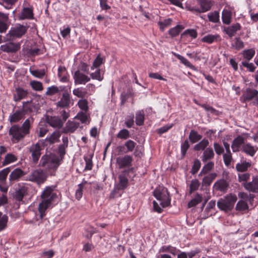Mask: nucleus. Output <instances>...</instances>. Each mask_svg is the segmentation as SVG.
<instances>
[{
    "mask_svg": "<svg viewBox=\"0 0 258 258\" xmlns=\"http://www.w3.org/2000/svg\"><path fill=\"white\" fill-rule=\"evenodd\" d=\"M33 121L34 119L29 117L24 121L21 126L18 124L13 125L9 131V134L11 137V141L16 144L23 140L25 137L30 134Z\"/></svg>",
    "mask_w": 258,
    "mask_h": 258,
    "instance_id": "obj_1",
    "label": "nucleus"
},
{
    "mask_svg": "<svg viewBox=\"0 0 258 258\" xmlns=\"http://www.w3.org/2000/svg\"><path fill=\"white\" fill-rule=\"evenodd\" d=\"M67 147L62 145L58 147V153L60 158L55 155H44L42 156L39 163V166L45 167L46 170L50 169L55 171L62 161L64 155L66 154V149Z\"/></svg>",
    "mask_w": 258,
    "mask_h": 258,
    "instance_id": "obj_2",
    "label": "nucleus"
},
{
    "mask_svg": "<svg viewBox=\"0 0 258 258\" xmlns=\"http://www.w3.org/2000/svg\"><path fill=\"white\" fill-rule=\"evenodd\" d=\"M40 198L41 201L39 204L38 210L40 218L42 219L46 215V210L51 206L52 202L57 198V195L52 187L47 186L41 194Z\"/></svg>",
    "mask_w": 258,
    "mask_h": 258,
    "instance_id": "obj_3",
    "label": "nucleus"
},
{
    "mask_svg": "<svg viewBox=\"0 0 258 258\" xmlns=\"http://www.w3.org/2000/svg\"><path fill=\"white\" fill-rule=\"evenodd\" d=\"M154 196L160 201L162 208H165L170 205L171 199L167 189L162 186L157 187L153 192Z\"/></svg>",
    "mask_w": 258,
    "mask_h": 258,
    "instance_id": "obj_4",
    "label": "nucleus"
},
{
    "mask_svg": "<svg viewBox=\"0 0 258 258\" xmlns=\"http://www.w3.org/2000/svg\"><path fill=\"white\" fill-rule=\"evenodd\" d=\"M237 200L235 195L230 194L220 199L217 202V206L221 210L228 212L232 210Z\"/></svg>",
    "mask_w": 258,
    "mask_h": 258,
    "instance_id": "obj_5",
    "label": "nucleus"
},
{
    "mask_svg": "<svg viewBox=\"0 0 258 258\" xmlns=\"http://www.w3.org/2000/svg\"><path fill=\"white\" fill-rule=\"evenodd\" d=\"M47 177L45 171L41 169H37L33 170L27 177L26 180L36 183L37 184L43 183Z\"/></svg>",
    "mask_w": 258,
    "mask_h": 258,
    "instance_id": "obj_6",
    "label": "nucleus"
},
{
    "mask_svg": "<svg viewBox=\"0 0 258 258\" xmlns=\"http://www.w3.org/2000/svg\"><path fill=\"white\" fill-rule=\"evenodd\" d=\"M29 26L21 24H17L9 30L7 36L12 38H20L24 35L27 32Z\"/></svg>",
    "mask_w": 258,
    "mask_h": 258,
    "instance_id": "obj_7",
    "label": "nucleus"
},
{
    "mask_svg": "<svg viewBox=\"0 0 258 258\" xmlns=\"http://www.w3.org/2000/svg\"><path fill=\"white\" fill-rule=\"evenodd\" d=\"M248 137V134H242L241 135L238 136L233 140L231 148L233 152H237L240 151V147H242V145L245 144L244 142Z\"/></svg>",
    "mask_w": 258,
    "mask_h": 258,
    "instance_id": "obj_8",
    "label": "nucleus"
},
{
    "mask_svg": "<svg viewBox=\"0 0 258 258\" xmlns=\"http://www.w3.org/2000/svg\"><path fill=\"white\" fill-rule=\"evenodd\" d=\"M133 161V157L128 155L120 156L116 158V164L119 169L131 166Z\"/></svg>",
    "mask_w": 258,
    "mask_h": 258,
    "instance_id": "obj_9",
    "label": "nucleus"
},
{
    "mask_svg": "<svg viewBox=\"0 0 258 258\" xmlns=\"http://www.w3.org/2000/svg\"><path fill=\"white\" fill-rule=\"evenodd\" d=\"M73 78L76 85H84L91 80L89 76L85 75L80 70H77L74 73Z\"/></svg>",
    "mask_w": 258,
    "mask_h": 258,
    "instance_id": "obj_10",
    "label": "nucleus"
},
{
    "mask_svg": "<svg viewBox=\"0 0 258 258\" xmlns=\"http://www.w3.org/2000/svg\"><path fill=\"white\" fill-rule=\"evenodd\" d=\"M21 48V43H14L12 42L6 43L2 45L0 49L4 52L7 53H15L18 51Z\"/></svg>",
    "mask_w": 258,
    "mask_h": 258,
    "instance_id": "obj_11",
    "label": "nucleus"
},
{
    "mask_svg": "<svg viewBox=\"0 0 258 258\" xmlns=\"http://www.w3.org/2000/svg\"><path fill=\"white\" fill-rule=\"evenodd\" d=\"M41 147L39 143L32 145L29 149V152L31 153L32 160L34 163H36L39 160L41 155Z\"/></svg>",
    "mask_w": 258,
    "mask_h": 258,
    "instance_id": "obj_12",
    "label": "nucleus"
},
{
    "mask_svg": "<svg viewBox=\"0 0 258 258\" xmlns=\"http://www.w3.org/2000/svg\"><path fill=\"white\" fill-rule=\"evenodd\" d=\"M129 170H124L118 176L119 182L117 185V188L119 190L126 188L128 185V180L127 177Z\"/></svg>",
    "mask_w": 258,
    "mask_h": 258,
    "instance_id": "obj_13",
    "label": "nucleus"
},
{
    "mask_svg": "<svg viewBox=\"0 0 258 258\" xmlns=\"http://www.w3.org/2000/svg\"><path fill=\"white\" fill-rule=\"evenodd\" d=\"M258 95V91L255 89L247 88L241 97V100L243 102L252 100Z\"/></svg>",
    "mask_w": 258,
    "mask_h": 258,
    "instance_id": "obj_14",
    "label": "nucleus"
},
{
    "mask_svg": "<svg viewBox=\"0 0 258 258\" xmlns=\"http://www.w3.org/2000/svg\"><path fill=\"white\" fill-rule=\"evenodd\" d=\"M71 103V96L70 93L66 91L62 94V97L60 100L57 102L56 105L57 107L62 108L69 107Z\"/></svg>",
    "mask_w": 258,
    "mask_h": 258,
    "instance_id": "obj_15",
    "label": "nucleus"
},
{
    "mask_svg": "<svg viewBox=\"0 0 258 258\" xmlns=\"http://www.w3.org/2000/svg\"><path fill=\"white\" fill-rule=\"evenodd\" d=\"M258 150V147L256 146H252L250 143L243 144L241 148V151L245 154L253 157Z\"/></svg>",
    "mask_w": 258,
    "mask_h": 258,
    "instance_id": "obj_16",
    "label": "nucleus"
},
{
    "mask_svg": "<svg viewBox=\"0 0 258 258\" xmlns=\"http://www.w3.org/2000/svg\"><path fill=\"white\" fill-rule=\"evenodd\" d=\"M243 186L249 191L258 193V178L253 177L252 180L251 182L244 183Z\"/></svg>",
    "mask_w": 258,
    "mask_h": 258,
    "instance_id": "obj_17",
    "label": "nucleus"
},
{
    "mask_svg": "<svg viewBox=\"0 0 258 258\" xmlns=\"http://www.w3.org/2000/svg\"><path fill=\"white\" fill-rule=\"evenodd\" d=\"M47 122L53 127L60 128L63 124V121L58 116H47Z\"/></svg>",
    "mask_w": 258,
    "mask_h": 258,
    "instance_id": "obj_18",
    "label": "nucleus"
},
{
    "mask_svg": "<svg viewBox=\"0 0 258 258\" xmlns=\"http://www.w3.org/2000/svg\"><path fill=\"white\" fill-rule=\"evenodd\" d=\"M28 92L27 90L22 88H17L15 90V93L14 94V100L16 102L20 101L21 100L27 97Z\"/></svg>",
    "mask_w": 258,
    "mask_h": 258,
    "instance_id": "obj_19",
    "label": "nucleus"
},
{
    "mask_svg": "<svg viewBox=\"0 0 258 258\" xmlns=\"http://www.w3.org/2000/svg\"><path fill=\"white\" fill-rule=\"evenodd\" d=\"M24 116V111L18 110L9 116V120L11 123H16L23 118Z\"/></svg>",
    "mask_w": 258,
    "mask_h": 258,
    "instance_id": "obj_20",
    "label": "nucleus"
},
{
    "mask_svg": "<svg viewBox=\"0 0 258 258\" xmlns=\"http://www.w3.org/2000/svg\"><path fill=\"white\" fill-rule=\"evenodd\" d=\"M20 20L33 19V9L30 8H24L19 16Z\"/></svg>",
    "mask_w": 258,
    "mask_h": 258,
    "instance_id": "obj_21",
    "label": "nucleus"
},
{
    "mask_svg": "<svg viewBox=\"0 0 258 258\" xmlns=\"http://www.w3.org/2000/svg\"><path fill=\"white\" fill-rule=\"evenodd\" d=\"M215 153L213 149L211 147L206 148L203 152L201 156L202 161L205 163L214 158Z\"/></svg>",
    "mask_w": 258,
    "mask_h": 258,
    "instance_id": "obj_22",
    "label": "nucleus"
},
{
    "mask_svg": "<svg viewBox=\"0 0 258 258\" xmlns=\"http://www.w3.org/2000/svg\"><path fill=\"white\" fill-rule=\"evenodd\" d=\"M240 25L239 23H236L225 28L224 29V31L230 37H232L235 35L237 31L240 30Z\"/></svg>",
    "mask_w": 258,
    "mask_h": 258,
    "instance_id": "obj_23",
    "label": "nucleus"
},
{
    "mask_svg": "<svg viewBox=\"0 0 258 258\" xmlns=\"http://www.w3.org/2000/svg\"><path fill=\"white\" fill-rule=\"evenodd\" d=\"M25 175L24 172L20 168L14 169L9 175V180L10 181H18L20 177Z\"/></svg>",
    "mask_w": 258,
    "mask_h": 258,
    "instance_id": "obj_24",
    "label": "nucleus"
},
{
    "mask_svg": "<svg viewBox=\"0 0 258 258\" xmlns=\"http://www.w3.org/2000/svg\"><path fill=\"white\" fill-rule=\"evenodd\" d=\"M199 4L201 9H197L198 13H204L209 11L212 6L211 1L209 0H200Z\"/></svg>",
    "mask_w": 258,
    "mask_h": 258,
    "instance_id": "obj_25",
    "label": "nucleus"
},
{
    "mask_svg": "<svg viewBox=\"0 0 258 258\" xmlns=\"http://www.w3.org/2000/svg\"><path fill=\"white\" fill-rule=\"evenodd\" d=\"M228 186V182L224 179H221L217 181L214 185V188L217 190L223 192L227 190Z\"/></svg>",
    "mask_w": 258,
    "mask_h": 258,
    "instance_id": "obj_26",
    "label": "nucleus"
},
{
    "mask_svg": "<svg viewBox=\"0 0 258 258\" xmlns=\"http://www.w3.org/2000/svg\"><path fill=\"white\" fill-rule=\"evenodd\" d=\"M60 135L59 131L54 132L49 137H47L45 139V143L51 145L58 142L59 141Z\"/></svg>",
    "mask_w": 258,
    "mask_h": 258,
    "instance_id": "obj_27",
    "label": "nucleus"
},
{
    "mask_svg": "<svg viewBox=\"0 0 258 258\" xmlns=\"http://www.w3.org/2000/svg\"><path fill=\"white\" fill-rule=\"evenodd\" d=\"M79 126V123L75 121H69L63 129V132L65 133H73Z\"/></svg>",
    "mask_w": 258,
    "mask_h": 258,
    "instance_id": "obj_28",
    "label": "nucleus"
},
{
    "mask_svg": "<svg viewBox=\"0 0 258 258\" xmlns=\"http://www.w3.org/2000/svg\"><path fill=\"white\" fill-rule=\"evenodd\" d=\"M220 40V36L218 34L212 35L209 34L203 37L202 41L206 42L209 44L212 43L214 41H217Z\"/></svg>",
    "mask_w": 258,
    "mask_h": 258,
    "instance_id": "obj_29",
    "label": "nucleus"
},
{
    "mask_svg": "<svg viewBox=\"0 0 258 258\" xmlns=\"http://www.w3.org/2000/svg\"><path fill=\"white\" fill-rule=\"evenodd\" d=\"M173 54L182 63L185 65L186 67L190 68L192 70H196V67L192 65L186 58L175 52L173 53Z\"/></svg>",
    "mask_w": 258,
    "mask_h": 258,
    "instance_id": "obj_30",
    "label": "nucleus"
},
{
    "mask_svg": "<svg viewBox=\"0 0 258 258\" xmlns=\"http://www.w3.org/2000/svg\"><path fill=\"white\" fill-rule=\"evenodd\" d=\"M65 89V87L61 86L59 88L55 86H52L47 88L45 95L47 96H52L55 94L59 93L60 91H63Z\"/></svg>",
    "mask_w": 258,
    "mask_h": 258,
    "instance_id": "obj_31",
    "label": "nucleus"
},
{
    "mask_svg": "<svg viewBox=\"0 0 258 258\" xmlns=\"http://www.w3.org/2000/svg\"><path fill=\"white\" fill-rule=\"evenodd\" d=\"M203 197L200 194H197L195 197L192 199L188 203V208H190L197 206L198 204L202 202Z\"/></svg>",
    "mask_w": 258,
    "mask_h": 258,
    "instance_id": "obj_32",
    "label": "nucleus"
},
{
    "mask_svg": "<svg viewBox=\"0 0 258 258\" xmlns=\"http://www.w3.org/2000/svg\"><path fill=\"white\" fill-rule=\"evenodd\" d=\"M255 51L253 48L245 49L242 52V55L245 61H248L251 60L255 55Z\"/></svg>",
    "mask_w": 258,
    "mask_h": 258,
    "instance_id": "obj_33",
    "label": "nucleus"
},
{
    "mask_svg": "<svg viewBox=\"0 0 258 258\" xmlns=\"http://www.w3.org/2000/svg\"><path fill=\"white\" fill-rule=\"evenodd\" d=\"M209 145V141L206 139H204L202 140L200 142H199L198 144H196L194 147V149L195 151H200V150H205L206 148H207V147Z\"/></svg>",
    "mask_w": 258,
    "mask_h": 258,
    "instance_id": "obj_34",
    "label": "nucleus"
},
{
    "mask_svg": "<svg viewBox=\"0 0 258 258\" xmlns=\"http://www.w3.org/2000/svg\"><path fill=\"white\" fill-rule=\"evenodd\" d=\"M27 189L25 187H22L16 190L15 198L18 201H22L24 197L27 194Z\"/></svg>",
    "mask_w": 258,
    "mask_h": 258,
    "instance_id": "obj_35",
    "label": "nucleus"
},
{
    "mask_svg": "<svg viewBox=\"0 0 258 258\" xmlns=\"http://www.w3.org/2000/svg\"><path fill=\"white\" fill-rule=\"evenodd\" d=\"M231 12L229 10L224 9L222 15L223 23L227 25L229 24L231 22Z\"/></svg>",
    "mask_w": 258,
    "mask_h": 258,
    "instance_id": "obj_36",
    "label": "nucleus"
},
{
    "mask_svg": "<svg viewBox=\"0 0 258 258\" xmlns=\"http://www.w3.org/2000/svg\"><path fill=\"white\" fill-rule=\"evenodd\" d=\"M188 138L192 143H195L201 140L202 136L199 134L197 131L192 130L189 133Z\"/></svg>",
    "mask_w": 258,
    "mask_h": 258,
    "instance_id": "obj_37",
    "label": "nucleus"
},
{
    "mask_svg": "<svg viewBox=\"0 0 258 258\" xmlns=\"http://www.w3.org/2000/svg\"><path fill=\"white\" fill-rule=\"evenodd\" d=\"M145 114L143 110H139L136 113V123L137 125L141 126L144 124Z\"/></svg>",
    "mask_w": 258,
    "mask_h": 258,
    "instance_id": "obj_38",
    "label": "nucleus"
},
{
    "mask_svg": "<svg viewBox=\"0 0 258 258\" xmlns=\"http://www.w3.org/2000/svg\"><path fill=\"white\" fill-rule=\"evenodd\" d=\"M251 166L249 162L244 161L242 163H238L236 165V169L239 172H245Z\"/></svg>",
    "mask_w": 258,
    "mask_h": 258,
    "instance_id": "obj_39",
    "label": "nucleus"
},
{
    "mask_svg": "<svg viewBox=\"0 0 258 258\" xmlns=\"http://www.w3.org/2000/svg\"><path fill=\"white\" fill-rule=\"evenodd\" d=\"M216 173H211L204 177L202 180L203 186H209L216 177Z\"/></svg>",
    "mask_w": 258,
    "mask_h": 258,
    "instance_id": "obj_40",
    "label": "nucleus"
},
{
    "mask_svg": "<svg viewBox=\"0 0 258 258\" xmlns=\"http://www.w3.org/2000/svg\"><path fill=\"white\" fill-rule=\"evenodd\" d=\"M73 93L75 96L79 98H83L87 95V92L85 88L81 87L74 89Z\"/></svg>",
    "mask_w": 258,
    "mask_h": 258,
    "instance_id": "obj_41",
    "label": "nucleus"
},
{
    "mask_svg": "<svg viewBox=\"0 0 258 258\" xmlns=\"http://www.w3.org/2000/svg\"><path fill=\"white\" fill-rule=\"evenodd\" d=\"M8 221V216L3 215V213L0 212V231L6 228Z\"/></svg>",
    "mask_w": 258,
    "mask_h": 258,
    "instance_id": "obj_42",
    "label": "nucleus"
},
{
    "mask_svg": "<svg viewBox=\"0 0 258 258\" xmlns=\"http://www.w3.org/2000/svg\"><path fill=\"white\" fill-rule=\"evenodd\" d=\"M183 27L181 25H177L176 26L170 29L168 31L169 34L172 37H176L179 35Z\"/></svg>",
    "mask_w": 258,
    "mask_h": 258,
    "instance_id": "obj_43",
    "label": "nucleus"
},
{
    "mask_svg": "<svg viewBox=\"0 0 258 258\" xmlns=\"http://www.w3.org/2000/svg\"><path fill=\"white\" fill-rule=\"evenodd\" d=\"M32 88L36 91H41L43 90L42 83L37 81H32L30 82Z\"/></svg>",
    "mask_w": 258,
    "mask_h": 258,
    "instance_id": "obj_44",
    "label": "nucleus"
},
{
    "mask_svg": "<svg viewBox=\"0 0 258 258\" xmlns=\"http://www.w3.org/2000/svg\"><path fill=\"white\" fill-rule=\"evenodd\" d=\"M116 137L121 140H126L130 137V132L126 129H122L118 133Z\"/></svg>",
    "mask_w": 258,
    "mask_h": 258,
    "instance_id": "obj_45",
    "label": "nucleus"
},
{
    "mask_svg": "<svg viewBox=\"0 0 258 258\" xmlns=\"http://www.w3.org/2000/svg\"><path fill=\"white\" fill-rule=\"evenodd\" d=\"M235 209L237 211H244L248 210V206L245 201L243 200H240L237 203Z\"/></svg>",
    "mask_w": 258,
    "mask_h": 258,
    "instance_id": "obj_46",
    "label": "nucleus"
},
{
    "mask_svg": "<svg viewBox=\"0 0 258 258\" xmlns=\"http://www.w3.org/2000/svg\"><path fill=\"white\" fill-rule=\"evenodd\" d=\"M232 47L237 50H240L244 47V43L239 37H236L232 43Z\"/></svg>",
    "mask_w": 258,
    "mask_h": 258,
    "instance_id": "obj_47",
    "label": "nucleus"
},
{
    "mask_svg": "<svg viewBox=\"0 0 258 258\" xmlns=\"http://www.w3.org/2000/svg\"><path fill=\"white\" fill-rule=\"evenodd\" d=\"M200 182L198 179H192L189 184V194H191L198 189Z\"/></svg>",
    "mask_w": 258,
    "mask_h": 258,
    "instance_id": "obj_48",
    "label": "nucleus"
},
{
    "mask_svg": "<svg viewBox=\"0 0 258 258\" xmlns=\"http://www.w3.org/2000/svg\"><path fill=\"white\" fill-rule=\"evenodd\" d=\"M17 160V157L12 154H8L6 157L4 161L3 162V166H5L11 163L14 162Z\"/></svg>",
    "mask_w": 258,
    "mask_h": 258,
    "instance_id": "obj_49",
    "label": "nucleus"
},
{
    "mask_svg": "<svg viewBox=\"0 0 258 258\" xmlns=\"http://www.w3.org/2000/svg\"><path fill=\"white\" fill-rule=\"evenodd\" d=\"M214 163L213 162L210 161L204 166L203 169L200 172L199 175L203 174H206L211 171L214 167Z\"/></svg>",
    "mask_w": 258,
    "mask_h": 258,
    "instance_id": "obj_50",
    "label": "nucleus"
},
{
    "mask_svg": "<svg viewBox=\"0 0 258 258\" xmlns=\"http://www.w3.org/2000/svg\"><path fill=\"white\" fill-rule=\"evenodd\" d=\"M78 105L81 110L85 112L88 110V102L85 99L79 100L78 102Z\"/></svg>",
    "mask_w": 258,
    "mask_h": 258,
    "instance_id": "obj_51",
    "label": "nucleus"
},
{
    "mask_svg": "<svg viewBox=\"0 0 258 258\" xmlns=\"http://www.w3.org/2000/svg\"><path fill=\"white\" fill-rule=\"evenodd\" d=\"M172 22V19L170 18H168L167 19L164 20L163 21H159L158 24L160 27V29L162 31H163L164 30V29L169 26Z\"/></svg>",
    "mask_w": 258,
    "mask_h": 258,
    "instance_id": "obj_52",
    "label": "nucleus"
},
{
    "mask_svg": "<svg viewBox=\"0 0 258 258\" xmlns=\"http://www.w3.org/2000/svg\"><path fill=\"white\" fill-rule=\"evenodd\" d=\"M93 80L102 81L104 79L103 75L101 74V70L97 69L95 72L90 74V77Z\"/></svg>",
    "mask_w": 258,
    "mask_h": 258,
    "instance_id": "obj_53",
    "label": "nucleus"
},
{
    "mask_svg": "<svg viewBox=\"0 0 258 258\" xmlns=\"http://www.w3.org/2000/svg\"><path fill=\"white\" fill-rule=\"evenodd\" d=\"M32 100L30 101H26L23 102L22 109L21 111H24V115L27 112H31L32 111V106L30 104L32 103Z\"/></svg>",
    "mask_w": 258,
    "mask_h": 258,
    "instance_id": "obj_54",
    "label": "nucleus"
},
{
    "mask_svg": "<svg viewBox=\"0 0 258 258\" xmlns=\"http://www.w3.org/2000/svg\"><path fill=\"white\" fill-rule=\"evenodd\" d=\"M87 183V181H85L78 185V189L76 191V198L78 200H79L82 197L83 195V189L84 186V185Z\"/></svg>",
    "mask_w": 258,
    "mask_h": 258,
    "instance_id": "obj_55",
    "label": "nucleus"
},
{
    "mask_svg": "<svg viewBox=\"0 0 258 258\" xmlns=\"http://www.w3.org/2000/svg\"><path fill=\"white\" fill-rule=\"evenodd\" d=\"M176 248L172 247L170 245L163 246L159 249L160 252H169L170 253H171L174 255L176 254Z\"/></svg>",
    "mask_w": 258,
    "mask_h": 258,
    "instance_id": "obj_56",
    "label": "nucleus"
},
{
    "mask_svg": "<svg viewBox=\"0 0 258 258\" xmlns=\"http://www.w3.org/2000/svg\"><path fill=\"white\" fill-rule=\"evenodd\" d=\"M208 17L210 22L217 23L219 21V13L217 11L209 13L208 15Z\"/></svg>",
    "mask_w": 258,
    "mask_h": 258,
    "instance_id": "obj_57",
    "label": "nucleus"
},
{
    "mask_svg": "<svg viewBox=\"0 0 258 258\" xmlns=\"http://www.w3.org/2000/svg\"><path fill=\"white\" fill-rule=\"evenodd\" d=\"M30 73L32 75L38 78H42L45 75V72L44 70H31L30 71Z\"/></svg>",
    "mask_w": 258,
    "mask_h": 258,
    "instance_id": "obj_58",
    "label": "nucleus"
},
{
    "mask_svg": "<svg viewBox=\"0 0 258 258\" xmlns=\"http://www.w3.org/2000/svg\"><path fill=\"white\" fill-rule=\"evenodd\" d=\"M10 167H7L0 171V181L3 182L6 181L8 174L10 172Z\"/></svg>",
    "mask_w": 258,
    "mask_h": 258,
    "instance_id": "obj_59",
    "label": "nucleus"
},
{
    "mask_svg": "<svg viewBox=\"0 0 258 258\" xmlns=\"http://www.w3.org/2000/svg\"><path fill=\"white\" fill-rule=\"evenodd\" d=\"M201 164L200 161L198 159H195L194 160V164L192 167L191 173L192 174H195L196 173H197L198 171L199 170L201 167Z\"/></svg>",
    "mask_w": 258,
    "mask_h": 258,
    "instance_id": "obj_60",
    "label": "nucleus"
},
{
    "mask_svg": "<svg viewBox=\"0 0 258 258\" xmlns=\"http://www.w3.org/2000/svg\"><path fill=\"white\" fill-rule=\"evenodd\" d=\"M189 148V144L187 140L184 141V142L181 144V153L182 158H183L185 156L186 152Z\"/></svg>",
    "mask_w": 258,
    "mask_h": 258,
    "instance_id": "obj_61",
    "label": "nucleus"
},
{
    "mask_svg": "<svg viewBox=\"0 0 258 258\" xmlns=\"http://www.w3.org/2000/svg\"><path fill=\"white\" fill-rule=\"evenodd\" d=\"M223 160L225 164L228 166L231 164L232 157V154L231 152H227L224 153L223 155Z\"/></svg>",
    "mask_w": 258,
    "mask_h": 258,
    "instance_id": "obj_62",
    "label": "nucleus"
},
{
    "mask_svg": "<svg viewBox=\"0 0 258 258\" xmlns=\"http://www.w3.org/2000/svg\"><path fill=\"white\" fill-rule=\"evenodd\" d=\"M124 146L126 148L127 152H132L136 146V143L134 141L129 140L124 143Z\"/></svg>",
    "mask_w": 258,
    "mask_h": 258,
    "instance_id": "obj_63",
    "label": "nucleus"
},
{
    "mask_svg": "<svg viewBox=\"0 0 258 258\" xmlns=\"http://www.w3.org/2000/svg\"><path fill=\"white\" fill-rule=\"evenodd\" d=\"M76 118H77L79 119L82 123H86L88 119V116L86 114V112H79L77 115L76 116Z\"/></svg>",
    "mask_w": 258,
    "mask_h": 258,
    "instance_id": "obj_64",
    "label": "nucleus"
}]
</instances>
